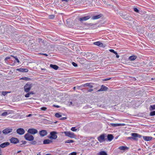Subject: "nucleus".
I'll return each mask as SVG.
<instances>
[{
  "mask_svg": "<svg viewBox=\"0 0 155 155\" xmlns=\"http://www.w3.org/2000/svg\"><path fill=\"white\" fill-rule=\"evenodd\" d=\"M32 86V84L28 82L24 86V91L26 92H28L31 90Z\"/></svg>",
  "mask_w": 155,
  "mask_h": 155,
  "instance_id": "f257e3e1",
  "label": "nucleus"
},
{
  "mask_svg": "<svg viewBox=\"0 0 155 155\" xmlns=\"http://www.w3.org/2000/svg\"><path fill=\"white\" fill-rule=\"evenodd\" d=\"M24 137L26 140L29 141H32L34 139V137L28 133L26 134L25 135Z\"/></svg>",
  "mask_w": 155,
  "mask_h": 155,
  "instance_id": "f03ea898",
  "label": "nucleus"
},
{
  "mask_svg": "<svg viewBox=\"0 0 155 155\" xmlns=\"http://www.w3.org/2000/svg\"><path fill=\"white\" fill-rule=\"evenodd\" d=\"M131 135L132 136L133 140L137 141L138 138H141L142 136L136 133H132L131 134Z\"/></svg>",
  "mask_w": 155,
  "mask_h": 155,
  "instance_id": "7ed1b4c3",
  "label": "nucleus"
},
{
  "mask_svg": "<svg viewBox=\"0 0 155 155\" xmlns=\"http://www.w3.org/2000/svg\"><path fill=\"white\" fill-rule=\"evenodd\" d=\"M65 135L71 138H74L75 137V135L74 133L71 132L70 131H64V132Z\"/></svg>",
  "mask_w": 155,
  "mask_h": 155,
  "instance_id": "20e7f679",
  "label": "nucleus"
},
{
  "mask_svg": "<svg viewBox=\"0 0 155 155\" xmlns=\"http://www.w3.org/2000/svg\"><path fill=\"white\" fill-rule=\"evenodd\" d=\"M58 133L54 131L51 132L50 133V135L51 136L49 137L50 139H56L57 138V134Z\"/></svg>",
  "mask_w": 155,
  "mask_h": 155,
  "instance_id": "39448f33",
  "label": "nucleus"
},
{
  "mask_svg": "<svg viewBox=\"0 0 155 155\" xmlns=\"http://www.w3.org/2000/svg\"><path fill=\"white\" fill-rule=\"evenodd\" d=\"M97 139L100 143L104 142L106 140L105 138V134H103L100 135L99 137H97Z\"/></svg>",
  "mask_w": 155,
  "mask_h": 155,
  "instance_id": "423d86ee",
  "label": "nucleus"
},
{
  "mask_svg": "<svg viewBox=\"0 0 155 155\" xmlns=\"http://www.w3.org/2000/svg\"><path fill=\"white\" fill-rule=\"evenodd\" d=\"M38 130L33 128H29L28 130V133L29 134H34L38 133Z\"/></svg>",
  "mask_w": 155,
  "mask_h": 155,
  "instance_id": "0eeeda50",
  "label": "nucleus"
},
{
  "mask_svg": "<svg viewBox=\"0 0 155 155\" xmlns=\"http://www.w3.org/2000/svg\"><path fill=\"white\" fill-rule=\"evenodd\" d=\"M12 130H13L12 128H7L4 129L2 131V133L6 135L7 134L11 132Z\"/></svg>",
  "mask_w": 155,
  "mask_h": 155,
  "instance_id": "6e6552de",
  "label": "nucleus"
},
{
  "mask_svg": "<svg viewBox=\"0 0 155 155\" xmlns=\"http://www.w3.org/2000/svg\"><path fill=\"white\" fill-rule=\"evenodd\" d=\"M123 18L124 19L128 21H131L133 20V18L130 16L129 15H121Z\"/></svg>",
  "mask_w": 155,
  "mask_h": 155,
  "instance_id": "1a4fd4ad",
  "label": "nucleus"
},
{
  "mask_svg": "<svg viewBox=\"0 0 155 155\" xmlns=\"http://www.w3.org/2000/svg\"><path fill=\"white\" fill-rule=\"evenodd\" d=\"M39 133L40 136L43 137L47 135V132L45 130H42L39 131Z\"/></svg>",
  "mask_w": 155,
  "mask_h": 155,
  "instance_id": "9d476101",
  "label": "nucleus"
},
{
  "mask_svg": "<svg viewBox=\"0 0 155 155\" xmlns=\"http://www.w3.org/2000/svg\"><path fill=\"white\" fill-rule=\"evenodd\" d=\"M16 132L18 134L22 135L24 134L25 133V130L23 128H19L17 130Z\"/></svg>",
  "mask_w": 155,
  "mask_h": 155,
  "instance_id": "9b49d317",
  "label": "nucleus"
},
{
  "mask_svg": "<svg viewBox=\"0 0 155 155\" xmlns=\"http://www.w3.org/2000/svg\"><path fill=\"white\" fill-rule=\"evenodd\" d=\"M10 142L14 144H16L19 142V140L16 138L12 137L10 140Z\"/></svg>",
  "mask_w": 155,
  "mask_h": 155,
  "instance_id": "f8f14e48",
  "label": "nucleus"
},
{
  "mask_svg": "<svg viewBox=\"0 0 155 155\" xmlns=\"http://www.w3.org/2000/svg\"><path fill=\"white\" fill-rule=\"evenodd\" d=\"M91 83H87L85 84H84L81 85L79 87L81 88L83 87H88L90 88H93V86L92 85H91Z\"/></svg>",
  "mask_w": 155,
  "mask_h": 155,
  "instance_id": "ddd939ff",
  "label": "nucleus"
},
{
  "mask_svg": "<svg viewBox=\"0 0 155 155\" xmlns=\"http://www.w3.org/2000/svg\"><path fill=\"white\" fill-rule=\"evenodd\" d=\"M91 18L90 16H86L83 17L82 18H80L79 19V20L82 22L83 21H85Z\"/></svg>",
  "mask_w": 155,
  "mask_h": 155,
  "instance_id": "4468645a",
  "label": "nucleus"
},
{
  "mask_svg": "<svg viewBox=\"0 0 155 155\" xmlns=\"http://www.w3.org/2000/svg\"><path fill=\"white\" fill-rule=\"evenodd\" d=\"M108 88L104 85H102L101 88L98 90L97 91H107L108 90Z\"/></svg>",
  "mask_w": 155,
  "mask_h": 155,
  "instance_id": "2eb2a0df",
  "label": "nucleus"
},
{
  "mask_svg": "<svg viewBox=\"0 0 155 155\" xmlns=\"http://www.w3.org/2000/svg\"><path fill=\"white\" fill-rule=\"evenodd\" d=\"M9 144L10 143L9 142H5L1 144L0 145V147L1 148H4L9 145Z\"/></svg>",
  "mask_w": 155,
  "mask_h": 155,
  "instance_id": "dca6fc26",
  "label": "nucleus"
},
{
  "mask_svg": "<svg viewBox=\"0 0 155 155\" xmlns=\"http://www.w3.org/2000/svg\"><path fill=\"white\" fill-rule=\"evenodd\" d=\"M16 71L23 72H27L28 71V69L27 68H20L17 69Z\"/></svg>",
  "mask_w": 155,
  "mask_h": 155,
  "instance_id": "f3484780",
  "label": "nucleus"
},
{
  "mask_svg": "<svg viewBox=\"0 0 155 155\" xmlns=\"http://www.w3.org/2000/svg\"><path fill=\"white\" fill-rule=\"evenodd\" d=\"M102 16V15L100 14L96 15L93 16L92 17V20H95L99 18Z\"/></svg>",
  "mask_w": 155,
  "mask_h": 155,
  "instance_id": "a211bd4d",
  "label": "nucleus"
},
{
  "mask_svg": "<svg viewBox=\"0 0 155 155\" xmlns=\"http://www.w3.org/2000/svg\"><path fill=\"white\" fill-rule=\"evenodd\" d=\"M143 139L145 141H148L152 139V137H151L149 136H143Z\"/></svg>",
  "mask_w": 155,
  "mask_h": 155,
  "instance_id": "6ab92c4d",
  "label": "nucleus"
},
{
  "mask_svg": "<svg viewBox=\"0 0 155 155\" xmlns=\"http://www.w3.org/2000/svg\"><path fill=\"white\" fill-rule=\"evenodd\" d=\"M43 144H49L52 142V141L49 139H45L43 141Z\"/></svg>",
  "mask_w": 155,
  "mask_h": 155,
  "instance_id": "aec40b11",
  "label": "nucleus"
},
{
  "mask_svg": "<svg viewBox=\"0 0 155 155\" xmlns=\"http://www.w3.org/2000/svg\"><path fill=\"white\" fill-rule=\"evenodd\" d=\"M118 148L121 150H128L129 148L126 146H122L119 147Z\"/></svg>",
  "mask_w": 155,
  "mask_h": 155,
  "instance_id": "412c9836",
  "label": "nucleus"
},
{
  "mask_svg": "<svg viewBox=\"0 0 155 155\" xmlns=\"http://www.w3.org/2000/svg\"><path fill=\"white\" fill-rule=\"evenodd\" d=\"M114 137L113 135L111 134H108L107 135V138L108 140L109 141H111L114 138Z\"/></svg>",
  "mask_w": 155,
  "mask_h": 155,
  "instance_id": "4be33fe9",
  "label": "nucleus"
},
{
  "mask_svg": "<svg viewBox=\"0 0 155 155\" xmlns=\"http://www.w3.org/2000/svg\"><path fill=\"white\" fill-rule=\"evenodd\" d=\"M137 58V56L136 55H132L130 56L128 58L129 60L130 61H133L135 60Z\"/></svg>",
  "mask_w": 155,
  "mask_h": 155,
  "instance_id": "5701e85b",
  "label": "nucleus"
},
{
  "mask_svg": "<svg viewBox=\"0 0 155 155\" xmlns=\"http://www.w3.org/2000/svg\"><path fill=\"white\" fill-rule=\"evenodd\" d=\"M50 67L51 68L54 69L55 70H58L59 68L58 66L57 65L52 64H51L50 65Z\"/></svg>",
  "mask_w": 155,
  "mask_h": 155,
  "instance_id": "b1692460",
  "label": "nucleus"
},
{
  "mask_svg": "<svg viewBox=\"0 0 155 155\" xmlns=\"http://www.w3.org/2000/svg\"><path fill=\"white\" fill-rule=\"evenodd\" d=\"M97 155H108L106 152L104 151H101Z\"/></svg>",
  "mask_w": 155,
  "mask_h": 155,
  "instance_id": "393cba45",
  "label": "nucleus"
},
{
  "mask_svg": "<svg viewBox=\"0 0 155 155\" xmlns=\"http://www.w3.org/2000/svg\"><path fill=\"white\" fill-rule=\"evenodd\" d=\"M94 45L98 46H100V47H102L103 45V44L102 43L99 42V41H97L96 42L94 43Z\"/></svg>",
  "mask_w": 155,
  "mask_h": 155,
  "instance_id": "a878e982",
  "label": "nucleus"
},
{
  "mask_svg": "<svg viewBox=\"0 0 155 155\" xmlns=\"http://www.w3.org/2000/svg\"><path fill=\"white\" fill-rule=\"evenodd\" d=\"M134 21L133 20H132L131 21H129L126 22V23L127 25L129 26H132L134 24Z\"/></svg>",
  "mask_w": 155,
  "mask_h": 155,
  "instance_id": "bb28decb",
  "label": "nucleus"
},
{
  "mask_svg": "<svg viewBox=\"0 0 155 155\" xmlns=\"http://www.w3.org/2000/svg\"><path fill=\"white\" fill-rule=\"evenodd\" d=\"M27 143V142L25 141H21L20 142L19 144L18 145V146H21L22 144H25Z\"/></svg>",
  "mask_w": 155,
  "mask_h": 155,
  "instance_id": "cd10ccee",
  "label": "nucleus"
},
{
  "mask_svg": "<svg viewBox=\"0 0 155 155\" xmlns=\"http://www.w3.org/2000/svg\"><path fill=\"white\" fill-rule=\"evenodd\" d=\"M74 141L71 140H68L64 141L65 143H69L74 142Z\"/></svg>",
  "mask_w": 155,
  "mask_h": 155,
  "instance_id": "c85d7f7f",
  "label": "nucleus"
},
{
  "mask_svg": "<svg viewBox=\"0 0 155 155\" xmlns=\"http://www.w3.org/2000/svg\"><path fill=\"white\" fill-rule=\"evenodd\" d=\"M110 126L113 127L119 126V125H118V124L110 123Z\"/></svg>",
  "mask_w": 155,
  "mask_h": 155,
  "instance_id": "c756f323",
  "label": "nucleus"
},
{
  "mask_svg": "<svg viewBox=\"0 0 155 155\" xmlns=\"http://www.w3.org/2000/svg\"><path fill=\"white\" fill-rule=\"evenodd\" d=\"M20 79L21 80H25V81H28L30 80V78H28L25 77H23L21 78Z\"/></svg>",
  "mask_w": 155,
  "mask_h": 155,
  "instance_id": "7c9ffc66",
  "label": "nucleus"
},
{
  "mask_svg": "<svg viewBox=\"0 0 155 155\" xmlns=\"http://www.w3.org/2000/svg\"><path fill=\"white\" fill-rule=\"evenodd\" d=\"M55 116L57 118L60 117H61V115L58 113H56L55 114Z\"/></svg>",
  "mask_w": 155,
  "mask_h": 155,
  "instance_id": "2f4dec72",
  "label": "nucleus"
},
{
  "mask_svg": "<svg viewBox=\"0 0 155 155\" xmlns=\"http://www.w3.org/2000/svg\"><path fill=\"white\" fill-rule=\"evenodd\" d=\"M11 56H12L13 57V58H14L15 60H16V61H17V62L19 63V60L18 59V58H17V57L16 56H12V55H11Z\"/></svg>",
  "mask_w": 155,
  "mask_h": 155,
  "instance_id": "473e14b6",
  "label": "nucleus"
},
{
  "mask_svg": "<svg viewBox=\"0 0 155 155\" xmlns=\"http://www.w3.org/2000/svg\"><path fill=\"white\" fill-rule=\"evenodd\" d=\"M71 130L73 131H76L77 130V129H76V127H71Z\"/></svg>",
  "mask_w": 155,
  "mask_h": 155,
  "instance_id": "72a5a7b5",
  "label": "nucleus"
},
{
  "mask_svg": "<svg viewBox=\"0 0 155 155\" xmlns=\"http://www.w3.org/2000/svg\"><path fill=\"white\" fill-rule=\"evenodd\" d=\"M150 116H153L155 115V111L151 112L150 113Z\"/></svg>",
  "mask_w": 155,
  "mask_h": 155,
  "instance_id": "f704fd0d",
  "label": "nucleus"
},
{
  "mask_svg": "<svg viewBox=\"0 0 155 155\" xmlns=\"http://www.w3.org/2000/svg\"><path fill=\"white\" fill-rule=\"evenodd\" d=\"M109 51L111 52L114 53L115 54H117V52L116 51H115L114 50L112 49H110L109 50Z\"/></svg>",
  "mask_w": 155,
  "mask_h": 155,
  "instance_id": "c9c22d12",
  "label": "nucleus"
},
{
  "mask_svg": "<svg viewBox=\"0 0 155 155\" xmlns=\"http://www.w3.org/2000/svg\"><path fill=\"white\" fill-rule=\"evenodd\" d=\"M8 93V92L6 91H3L2 92V94L4 96H5Z\"/></svg>",
  "mask_w": 155,
  "mask_h": 155,
  "instance_id": "e433bc0d",
  "label": "nucleus"
},
{
  "mask_svg": "<svg viewBox=\"0 0 155 155\" xmlns=\"http://www.w3.org/2000/svg\"><path fill=\"white\" fill-rule=\"evenodd\" d=\"M8 114V113L7 112H5L3 113H2L1 115L3 116H7Z\"/></svg>",
  "mask_w": 155,
  "mask_h": 155,
  "instance_id": "4c0bfd02",
  "label": "nucleus"
},
{
  "mask_svg": "<svg viewBox=\"0 0 155 155\" xmlns=\"http://www.w3.org/2000/svg\"><path fill=\"white\" fill-rule=\"evenodd\" d=\"M31 143L32 144H33V145H35V144H36L37 143V142L36 141H32L31 142Z\"/></svg>",
  "mask_w": 155,
  "mask_h": 155,
  "instance_id": "58836bf2",
  "label": "nucleus"
},
{
  "mask_svg": "<svg viewBox=\"0 0 155 155\" xmlns=\"http://www.w3.org/2000/svg\"><path fill=\"white\" fill-rule=\"evenodd\" d=\"M47 108L46 107H43L41 108V110H43V111H45L47 110Z\"/></svg>",
  "mask_w": 155,
  "mask_h": 155,
  "instance_id": "ea45409f",
  "label": "nucleus"
},
{
  "mask_svg": "<svg viewBox=\"0 0 155 155\" xmlns=\"http://www.w3.org/2000/svg\"><path fill=\"white\" fill-rule=\"evenodd\" d=\"M134 11L138 13L139 12V10L136 8H134Z\"/></svg>",
  "mask_w": 155,
  "mask_h": 155,
  "instance_id": "a19ab883",
  "label": "nucleus"
},
{
  "mask_svg": "<svg viewBox=\"0 0 155 155\" xmlns=\"http://www.w3.org/2000/svg\"><path fill=\"white\" fill-rule=\"evenodd\" d=\"M150 108L152 110H155V105H151Z\"/></svg>",
  "mask_w": 155,
  "mask_h": 155,
  "instance_id": "79ce46f5",
  "label": "nucleus"
},
{
  "mask_svg": "<svg viewBox=\"0 0 155 155\" xmlns=\"http://www.w3.org/2000/svg\"><path fill=\"white\" fill-rule=\"evenodd\" d=\"M28 93L25 95V97H28L30 96V94L29 93V92H27Z\"/></svg>",
  "mask_w": 155,
  "mask_h": 155,
  "instance_id": "37998d69",
  "label": "nucleus"
},
{
  "mask_svg": "<svg viewBox=\"0 0 155 155\" xmlns=\"http://www.w3.org/2000/svg\"><path fill=\"white\" fill-rule=\"evenodd\" d=\"M69 155H77L76 152H73L69 154Z\"/></svg>",
  "mask_w": 155,
  "mask_h": 155,
  "instance_id": "c03bdc74",
  "label": "nucleus"
},
{
  "mask_svg": "<svg viewBox=\"0 0 155 155\" xmlns=\"http://www.w3.org/2000/svg\"><path fill=\"white\" fill-rule=\"evenodd\" d=\"M54 16L53 15H50L49 16V18L50 19H53L54 18Z\"/></svg>",
  "mask_w": 155,
  "mask_h": 155,
  "instance_id": "a18cd8bd",
  "label": "nucleus"
},
{
  "mask_svg": "<svg viewBox=\"0 0 155 155\" xmlns=\"http://www.w3.org/2000/svg\"><path fill=\"white\" fill-rule=\"evenodd\" d=\"M111 78H105V79H104L103 80V81H107L110 80L111 79Z\"/></svg>",
  "mask_w": 155,
  "mask_h": 155,
  "instance_id": "49530a36",
  "label": "nucleus"
},
{
  "mask_svg": "<svg viewBox=\"0 0 155 155\" xmlns=\"http://www.w3.org/2000/svg\"><path fill=\"white\" fill-rule=\"evenodd\" d=\"M72 64L73 65V66H74V67H76L78 66L77 64L74 62H72Z\"/></svg>",
  "mask_w": 155,
  "mask_h": 155,
  "instance_id": "de8ad7c7",
  "label": "nucleus"
},
{
  "mask_svg": "<svg viewBox=\"0 0 155 155\" xmlns=\"http://www.w3.org/2000/svg\"><path fill=\"white\" fill-rule=\"evenodd\" d=\"M67 118L66 117H62L61 118H60V120H65Z\"/></svg>",
  "mask_w": 155,
  "mask_h": 155,
  "instance_id": "09e8293b",
  "label": "nucleus"
},
{
  "mask_svg": "<svg viewBox=\"0 0 155 155\" xmlns=\"http://www.w3.org/2000/svg\"><path fill=\"white\" fill-rule=\"evenodd\" d=\"M10 57H6L5 59V61H7V60L9 59H10Z\"/></svg>",
  "mask_w": 155,
  "mask_h": 155,
  "instance_id": "8fccbe9b",
  "label": "nucleus"
},
{
  "mask_svg": "<svg viewBox=\"0 0 155 155\" xmlns=\"http://www.w3.org/2000/svg\"><path fill=\"white\" fill-rule=\"evenodd\" d=\"M118 125H119V126H124L125 125V124H118Z\"/></svg>",
  "mask_w": 155,
  "mask_h": 155,
  "instance_id": "3c124183",
  "label": "nucleus"
},
{
  "mask_svg": "<svg viewBox=\"0 0 155 155\" xmlns=\"http://www.w3.org/2000/svg\"><path fill=\"white\" fill-rule=\"evenodd\" d=\"M29 94H35V93L33 92L32 91H31L30 92H29Z\"/></svg>",
  "mask_w": 155,
  "mask_h": 155,
  "instance_id": "603ef678",
  "label": "nucleus"
},
{
  "mask_svg": "<svg viewBox=\"0 0 155 155\" xmlns=\"http://www.w3.org/2000/svg\"><path fill=\"white\" fill-rule=\"evenodd\" d=\"M93 91V89H90L87 90L88 92H91L92 91Z\"/></svg>",
  "mask_w": 155,
  "mask_h": 155,
  "instance_id": "864d4df0",
  "label": "nucleus"
},
{
  "mask_svg": "<svg viewBox=\"0 0 155 155\" xmlns=\"http://www.w3.org/2000/svg\"><path fill=\"white\" fill-rule=\"evenodd\" d=\"M127 139L128 140H133L132 136V137H129L127 138Z\"/></svg>",
  "mask_w": 155,
  "mask_h": 155,
  "instance_id": "5fc2aeb1",
  "label": "nucleus"
},
{
  "mask_svg": "<svg viewBox=\"0 0 155 155\" xmlns=\"http://www.w3.org/2000/svg\"><path fill=\"white\" fill-rule=\"evenodd\" d=\"M53 106L54 107H55L57 108H60V107L58 105H53Z\"/></svg>",
  "mask_w": 155,
  "mask_h": 155,
  "instance_id": "6e6d98bb",
  "label": "nucleus"
},
{
  "mask_svg": "<svg viewBox=\"0 0 155 155\" xmlns=\"http://www.w3.org/2000/svg\"><path fill=\"white\" fill-rule=\"evenodd\" d=\"M116 55V57L117 58H119V56L118 54L117 53V54H115Z\"/></svg>",
  "mask_w": 155,
  "mask_h": 155,
  "instance_id": "4d7b16f0",
  "label": "nucleus"
},
{
  "mask_svg": "<svg viewBox=\"0 0 155 155\" xmlns=\"http://www.w3.org/2000/svg\"><path fill=\"white\" fill-rule=\"evenodd\" d=\"M32 114H28V116H27V117H31V116H32Z\"/></svg>",
  "mask_w": 155,
  "mask_h": 155,
  "instance_id": "13d9d810",
  "label": "nucleus"
},
{
  "mask_svg": "<svg viewBox=\"0 0 155 155\" xmlns=\"http://www.w3.org/2000/svg\"><path fill=\"white\" fill-rule=\"evenodd\" d=\"M62 2L65 1L66 2H68L69 0H61Z\"/></svg>",
  "mask_w": 155,
  "mask_h": 155,
  "instance_id": "bf43d9fd",
  "label": "nucleus"
},
{
  "mask_svg": "<svg viewBox=\"0 0 155 155\" xmlns=\"http://www.w3.org/2000/svg\"><path fill=\"white\" fill-rule=\"evenodd\" d=\"M41 54L44 55H45L46 56H47L48 55V54Z\"/></svg>",
  "mask_w": 155,
  "mask_h": 155,
  "instance_id": "052dcab7",
  "label": "nucleus"
},
{
  "mask_svg": "<svg viewBox=\"0 0 155 155\" xmlns=\"http://www.w3.org/2000/svg\"><path fill=\"white\" fill-rule=\"evenodd\" d=\"M120 15L121 16V15H123L122 13H120Z\"/></svg>",
  "mask_w": 155,
  "mask_h": 155,
  "instance_id": "680f3d73",
  "label": "nucleus"
},
{
  "mask_svg": "<svg viewBox=\"0 0 155 155\" xmlns=\"http://www.w3.org/2000/svg\"><path fill=\"white\" fill-rule=\"evenodd\" d=\"M41 70H45L46 69L45 68H41Z\"/></svg>",
  "mask_w": 155,
  "mask_h": 155,
  "instance_id": "e2e57ef3",
  "label": "nucleus"
},
{
  "mask_svg": "<svg viewBox=\"0 0 155 155\" xmlns=\"http://www.w3.org/2000/svg\"><path fill=\"white\" fill-rule=\"evenodd\" d=\"M75 88H76V87H74L73 88V89L74 90H75Z\"/></svg>",
  "mask_w": 155,
  "mask_h": 155,
  "instance_id": "0e129e2a",
  "label": "nucleus"
},
{
  "mask_svg": "<svg viewBox=\"0 0 155 155\" xmlns=\"http://www.w3.org/2000/svg\"><path fill=\"white\" fill-rule=\"evenodd\" d=\"M45 155H51V154H47Z\"/></svg>",
  "mask_w": 155,
  "mask_h": 155,
  "instance_id": "69168bd1",
  "label": "nucleus"
},
{
  "mask_svg": "<svg viewBox=\"0 0 155 155\" xmlns=\"http://www.w3.org/2000/svg\"><path fill=\"white\" fill-rule=\"evenodd\" d=\"M151 79H152V80H154V79H155V78H151Z\"/></svg>",
  "mask_w": 155,
  "mask_h": 155,
  "instance_id": "338daca9",
  "label": "nucleus"
},
{
  "mask_svg": "<svg viewBox=\"0 0 155 155\" xmlns=\"http://www.w3.org/2000/svg\"><path fill=\"white\" fill-rule=\"evenodd\" d=\"M1 133H2V131L1 130H0V134H1Z\"/></svg>",
  "mask_w": 155,
  "mask_h": 155,
  "instance_id": "774afa93",
  "label": "nucleus"
}]
</instances>
